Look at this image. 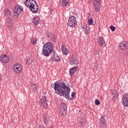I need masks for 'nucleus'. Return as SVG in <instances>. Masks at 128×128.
<instances>
[{"instance_id": "2eb2a0df", "label": "nucleus", "mask_w": 128, "mask_h": 128, "mask_svg": "<svg viewBox=\"0 0 128 128\" xmlns=\"http://www.w3.org/2000/svg\"><path fill=\"white\" fill-rule=\"evenodd\" d=\"M80 30L86 34H90V28L88 27L87 26H81Z\"/></svg>"}, {"instance_id": "72a5a7b5", "label": "nucleus", "mask_w": 128, "mask_h": 128, "mask_svg": "<svg viewBox=\"0 0 128 128\" xmlns=\"http://www.w3.org/2000/svg\"><path fill=\"white\" fill-rule=\"evenodd\" d=\"M95 104L96 106H100V100H98L96 99L95 100Z\"/></svg>"}, {"instance_id": "473e14b6", "label": "nucleus", "mask_w": 128, "mask_h": 128, "mask_svg": "<svg viewBox=\"0 0 128 128\" xmlns=\"http://www.w3.org/2000/svg\"><path fill=\"white\" fill-rule=\"evenodd\" d=\"M110 28L111 29L112 32H114V30H116V27L112 25L110 26Z\"/></svg>"}, {"instance_id": "c9c22d12", "label": "nucleus", "mask_w": 128, "mask_h": 128, "mask_svg": "<svg viewBox=\"0 0 128 128\" xmlns=\"http://www.w3.org/2000/svg\"><path fill=\"white\" fill-rule=\"evenodd\" d=\"M96 54H98H98H100V52L96 51Z\"/></svg>"}, {"instance_id": "ddd939ff", "label": "nucleus", "mask_w": 128, "mask_h": 128, "mask_svg": "<svg viewBox=\"0 0 128 128\" xmlns=\"http://www.w3.org/2000/svg\"><path fill=\"white\" fill-rule=\"evenodd\" d=\"M98 44L102 46H106V42L104 41V38L102 36L99 37V38L98 39Z\"/></svg>"}, {"instance_id": "f3484780", "label": "nucleus", "mask_w": 128, "mask_h": 128, "mask_svg": "<svg viewBox=\"0 0 128 128\" xmlns=\"http://www.w3.org/2000/svg\"><path fill=\"white\" fill-rule=\"evenodd\" d=\"M85 122L86 121H84V119H82V118L78 120V126H84Z\"/></svg>"}, {"instance_id": "4468645a", "label": "nucleus", "mask_w": 128, "mask_h": 128, "mask_svg": "<svg viewBox=\"0 0 128 128\" xmlns=\"http://www.w3.org/2000/svg\"><path fill=\"white\" fill-rule=\"evenodd\" d=\"M128 44L126 42L123 41L119 44V48L120 50H124L125 48H128Z\"/></svg>"}, {"instance_id": "4c0bfd02", "label": "nucleus", "mask_w": 128, "mask_h": 128, "mask_svg": "<svg viewBox=\"0 0 128 128\" xmlns=\"http://www.w3.org/2000/svg\"><path fill=\"white\" fill-rule=\"evenodd\" d=\"M9 28H10V30H12V28H10V26H9Z\"/></svg>"}, {"instance_id": "c756f323", "label": "nucleus", "mask_w": 128, "mask_h": 128, "mask_svg": "<svg viewBox=\"0 0 128 128\" xmlns=\"http://www.w3.org/2000/svg\"><path fill=\"white\" fill-rule=\"evenodd\" d=\"M36 42H38V40H36V39L35 38H33L31 40V43L32 44H36Z\"/></svg>"}, {"instance_id": "a878e982", "label": "nucleus", "mask_w": 128, "mask_h": 128, "mask_svg": "<svg viewBox=\"0 0 128 128\" xmlns=\"http://www.w3.org/2000/svg\"><path fill=\"white\" fill-rule=\"evenodd\" d=\"M54 60H55V62H60V57L56 56V55L54 56Z\"/></svg>"}, {"instance_id": "423d86ee", "label": "nucleus", "mask_w": 128, "mask_h": 128, "mask_svg": "<svg viewBox=\"0 0 128 128\" xmlns=\"http://www.w3.org/2000/svg\"><path fill=\"white\" fill-rule=\"evenodd\" d=\"M68 26L70 28H76V20L74 16L70 17L68 20Z\"/></svg>"}, {"instance_id": "c85d7f7f", "label": "nucleus", "mask_w": 128, "mask_h": 128, "mask_svg": "<svg viewBox=\"0 0 128 128\" xmlns=\"http://www.w3.org/2000/svg\"><path fill=\"white\" fill-rule=\"evenodd\" d=\"M88 24H92V26H94V24H96V23L95 22L94 23V22L92 19H90L88 20Z\"/></svg>"}, {"instance_id": "58836bf2", "label": "nucleus", "mask_w": 128, "mask_h": 128, "mask_svg": "<svg viewBox=\"0 0 128 128\" xmlns=\"http://www.w3.org/2000/svg\"><path fill=\"white\" fill-rule=\"evenodd\" d=\"M96 68H98V67H96Z\"/></svg>"}, {"instance_id": "aec40b11", "label": "nucleus", "mask_w": 128, "mask_h": 128, "mask_svg": "<svg viewBox=\"0 0 128 128\" xmlns=\"http://www.w3.org/2000/svg\"><path fill=\"white\" fill-rule=\"evenodd\" d=\"M33 22L35 24V26H38V23L40 22V18L38 16H34L33 18Z\"/></svg>"}, {"instance_id": "7ed1b4c3", "label": "nucleus", "mask_w": 128, "mask_h": 128, "mask_svg": "<svg viewBox=\"0 0 128 128\" xmlns=\"http://www.w3.org/2000/svg\"><path fill=\"white\" fill-rule=\"evenodd\" d=\"M53 48L54 46H52V44L50 42H48L43 46L42 49V54H44V56H50V54L52 52H54Z\"/></svg>"}, {"instance_id": "5701e85b", "label": "nucleus", "mask_w": 128, "mask_h": 128, "mask_svg": "<svg viewBox=\"0 0 128 128\" xmlns=\"http://www.w3.org/2000/svg\"><path fill=\"white\" fill-rule=\"evenodd\" d=\"M4 14L6 16H12V12H10V10L8 8L4 10Z\"/></svg>"}, {"instance_id": "39448f33", "label": "nucleus", "mask_w": 128, "mask_h": 128, "mask_svg": "<svg viewBox=\"0 0 128 128\" xmlns=\"http://www.w3.org/2000/svg\"><path fill=\"white\" fill-rule=\"evenodd\" d=\"M14 10V16H16V18H18V15L20 14L22 12H23L22 8L20 5L15 6Z\"/></svg>"}, {"instance_id": "f257e3e1", "label": "nucleus", "mask_w": 128, "mask_h": 128, "mask_svg": "<svg viewBox=\"0 0 128 128\" xmlns=\"http://www.w3.org/2000/svg\"><path fill=\"white\" fill-rule=\"evenodd\" d=\"M51 86L54 88L55 92L57 94H59L61 96H64L69 100L72 98L70 95V88L68 86H66L64 83L62 82L60 84L58 82H56L54 84H52Z\"/></svg>"}, {"instance_id": "f03ea898", "label": "nucleus", "mask_w": 128, "mask_h": 128, "mask_svg": "<svg viewBox=\"0 0 128 128\" xmlns=\"http://www.w3.org/2000/svg\"><path fill=\"white\" fill-rule=\"evenodd\" d=\"M24 4L34 14H36L38 10V6L36 4V0H26Z\"/></svg>"}, {"instance_id": "dca6fc26", "label": "nucleus", "mask_w": 128, "mask_h": 128, "mask_svg": "<svg viewBox=\"0 0 128 128\" xmlns=\"http://www.w3.org/2000/svg\"><path fill=\"white\" fill-rule=\"evenodd\" d=\"M100 122L101 124H99V127L100 128H102L106 124V119L104 118V116H102L100 119Z\"/></svg>"}, {"instance_id": "7c9ffc66", "label": "nucleus", "mask_w": 128, "mask_h": 128, "mask_svg": "<svg viewBox=\"0 0 128 128\" xmlns=\"http://www.w3.org/2000/svg\"><path fill=\"white\" fill-rule=\"evenodd\" d=\"M41 106H43V108H48V102H45L44 104H41Z\"/></svg>"}, {"instance_id": "f704fd0d", "label": "nucleus", "mask_w": 128, "mask_h": 128, "mask_svg": "<svg viewBox=\"0 0 128 128\" xmlns=\"http://www.w3.org/2000/svg\"><path fill=\"white\" fill-rule=\"evenodd\" d=\"M72 98H76V92H73L71 94Z\"/></svg>"}, {"instance_id": "6e6552de", "label": "nucleus", "mask_w": 128, "mask_h": 128, "mask_svg": "<svg viewBox=\"0 0 128 128\" xmlns=\"http://www.w3.org/2000/svg\"><path fill=\"white\" fill-rule=\"evenodd\" d=\"M43 120L46 126H50L52 124V120H50V117L44 114Z\"/></svg>"}, {"instance_id": "393cba45", "label": "nucleus", "mask_w": 128, "mask_h": 128, "mask_svg": "<svg viewBox=\"0 0 128 128\" xmlns=\"http://www.w3.org/2000/svg\"><path fill=\"white\" fill-rule=\"evenodd\" d=\"M68 2H70V0H62V4L63 6H68Z\"/></svg>"}, {"instance_id": "412c9836", "label": "nucleus", "mask_w": 128, "mask_h": 128, "mask_svg": "<svg viewBox=\"0 0 128 128\" xmlns=\"http://www.w3.org/2000/svg\"><path fill=\"white\" fill-rule=\"evenodd\" d=\"M78 68L76 66L72 68L70 70V74L72 75L74 74H76V70H78Z\"/></svg>"}, {"instance_id": "e433bc0d", "label": "nucleus", "mask_w": 128, "mask_h": 128, "mask_svg": "<svg viewBox=\"0 0 128 128\" xmlns=\"http://www.w3.org/2000/svg\"><path fill=\"white\" fill-rule=\"evenodd\" d=\"M95 65L96 66H98V63H95Z\"/></svg>"}, {"instance_id": "9d476101", "label": "nucleus", "mask_w": 128, "mask_h": 128, "mask_svg": "<svg viewBox=\"0 0 128 128\" xmlns=\"http://www.w3.org/2000/svg\"><path fill=\"white\" fill-rule=\"evenodd\" d=\"M10 61V57L7 56L6 55H2L0 58V62L3 64H8Z\"/></svg>"}, {"instance_id": "9b49d317", "label": "nucleus", "mask_w": 128, "mask_h": 128, "mask_svg": "<svg viewBox=\"0 0 128 128\" xmlns=\"http://www.w3.org/2000/svg\"><path fill=\"white\" fill-rule=\"evenodd\" d=\"M112 98L113 102H116L118 98V92L116 91V90H113L112 91Z\"/></svg>"}, {"instance_id": "0eeeda50", "label": "nucleus", "mask_w": 128, "mask_h": 128, "mask_svg": "<svg viewBox=\"0 0 128 128\" xmlns=\"http://www.w3.org/2000/svg\"><path fill=\"white\" fill-rule=\"evenodd\" d=\"M102 0H94V10L96 12H100V1Z\"/></svg>"}, {"instance_id": "bb28decb", "label": "nucleus", "mask_w": 128, "mask_h": 128, "mask_svg": "<svg viewBox=\"0 0 128 128\" xmlns=\"http://www.w3.org/2000/svg\"><path fill=\"white\" fill-rule=\"evenodd\" d=\"M31 88L34 90V92L35 90H36V84H32V85L31 86Z\"/></svg>"}, {"instance_id": "1a4fd4ad", "label": "nucleus", "mask_w": 128, "mask_h": 128, "mask_svg": "<svg viewBox=\"0 0 128 128\" xmlns=\"http://www.w3.org/2000/svg\"><path fill=\"white\" fill-rule=\"evenodd\" d=\"M122 104L124 106H128V94H125L122 98Z\"/></svg>"}, {"instance_id": "4be33fe9", "label": "nucleus", "mask_w": 128, "mask_h": 128, "mask_svg": "<svg viewBox=\"0 0 128 128\" xmlns=\"http://www.w3.org/2000/svg\"><path fill=\"white\" fill-rule=\"evenodd\" d=\"M26 64H28V66L30 65L32 66H34V60H30V58H28L26 60Z\"/></svg>"}, {"instance_id": "20e7f679", "label": "nucleus", "mask_w": 128, "mask_h": 128, "mask_svg": "<svg viewBox=\"0 0 128 128\" xmlns=\"http://www.w3.org/2000/svg\"><path fill=\"white\" fill-rule=\"evenodd\" d=\"M68 110V107L66 106V104L64 103H62L60 105L59 112L62 116L64 118L66 114V112Z\"/></svg>"}, {"instance_id": "a211bd4d", "label": "nucleus", "mask_w": 128, "mask_h": 128, "mask_svg": "<svg viewBox=\"0 0 128 128\" xmlns=\"http://www.w3.org/2000/svg\"><path fill=\"white\" fill-rule=\"evenodd\" d=\"M62 50L64 54H68L69 52L68 50L66 48V47L64 45L62 46Z\"/></svg>"}, {"instance_id": "2f4dec72", "label": "nucleus", "mask_w": 128, "mask_h": 128, "mask_svg": "<svg viewBox=\"0 0 128 128\" xmlns=\"http://www.w3.org/2000/svg\"><path fill=\"white\" fill-rule=\"evenodd\" d=\"M8 22L9 24H10V26H11V27L12 26H14V24H12V19L10 18H8Z\"/></svg>"}, {"instance_id": "f8f14e48", "label": "nucleus", "mask_w": 128, "mask_h": 128, "mask_svg": "<svg viewBox=\"0 0 128 128\" xmlns=\"http://www.w3.org/2000/svg\"><path fill=\"white\" fill-rule=\"evenodd\" d=\"M70 64L71 66H76V64H78L80 62H78V60L76 58H72L70 60Z\"/></svg>"}, {"instance_id": "cd10ccee", "label": "nucleus", "mask_w": 128, "mask_h": 128, "mask_svg": "<svg viewBox=\"0 0 128 128\" xmlns=\"http://www.w3.org/2000/svg\"><path fill=\"white\" fill-rule=\"evenodd\" d=\"M13 68H22V66L20 65V64L18 63H16L14 64V66H13Z\"/></svg>"}, {"instance_id": "6ab92c4d", "label": "nucleus", "mask_w": 128, "mask_h": 128, "mask_svg": "<svg viewBox=\"0 0 128 128\" xmlns=\"http://www.w3.org/2000/svg\"><path fill=\"white\" fill-rule=\"evenodd\" d=\"M46 102H48L46 100V96H43L42 98L40 100V101L39 102V104H40V106H42V104H44Z\"/></svg>"}, {"instance_id": "b1692460", "label": "nucleus", "mask_w": 128, "mask_h": 128, "mask_svg": "<svg viewBox=\"0 0 128 128\" xmlns=\"http://www.w3.org/2000/svg\"><path fill=\"white\" fill-rule=\"evenodd\" d=\"M13 70L16 74H20L22 72V68H13Z\"/></svg>"}]
</instances>
